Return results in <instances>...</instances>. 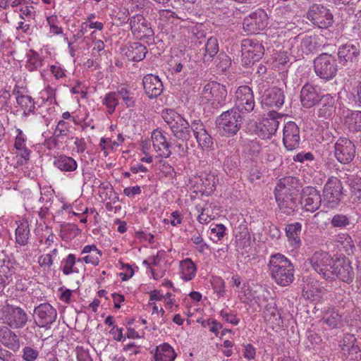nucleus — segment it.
I'll return each instance as SVG.
<instances>
[{
  "label": "nucleus",
  "instance_id": "obj_1",
  "mask_svg": "<svg viewBox=\"0 0 361 361\" xmlns=\"http://www.w3.org/2000/svg\"><path fill=\"white\" fill-rule=\"evenodd\" d=\"M298 185V180L291 176L281 178L277 183L274 195L276 202L280 210L290 214L298 204V199L295 197V189Z\"/></svg>",
  "mask_w": 361,
  "mask_h": 361
},
{
  "label": "nucleus",
  "instance_id": "obj_2",
  "mask_svg": "<svg viewBox=\"0 0 361 361\" xmlns=\"http://www.w3.org/2000/svg\"><path fill=\"white\" fill-rule=\"evenodd\" d=\"M268 270L271 279L280 286H288L295 279V268L293 263L281 253L270 256Z\"/></svg>",
  "mask_w": 361,
  "mask_h": 361
},
{
  "label": "nucleus",
  "instance_id": "obj_3",
  "mask_svg": "<svg viewBox=\"0 0 361 361\" xmlns=\"http://www.w3.org/2000/svg\"><path fill=\"white\" fill-rule=\"evenodd\" d=\"M161 117L176 138L183 141L190 138V124L180 114L173 109H164Z\"/></svg>",
  "mask_w": 361,
  "mask_h": 361
},
{
  "label": "nucleus",
  "instance_id": "obj_4",
  "mask_svg": "<svg viewBox=\"0 0 361 361\" xmlns=\"http://www.w3.org/2000/svg\"><path fill=\"white\" fill-rule=\"evenodd\" d=\"M243 123V115L233 108L224 111L216 119V125L222 133L227 136L235 135Z\"/></svg>",
  "mask_w": 361,
  "mask_h": 361
},
{
  "label": "nucleus",
  "instance_id": "obj_5",
  "mask_svg": "<svg viewBox=\"0 0 361 361\" xmlns=\"http://www.w3.org/2000/svg\"><path fill=\"white\" fill-rule=\"evenodd\" d=\"M314 70L320 79L330 80L338 72L336 59L331 54L322 53L314 60Z\"/></svg>",
  "mask_w": 361,
  "mask_h": 361
},
{
  "label": "nucleus",
  "instance_id": "obj_6",
  "mask_svg": "<svg viewBox=\"0 0 361 361\" xmlns=\"http://www.w3.org/2000/svg\"><path fill=\"white\" fill-rule=\"evenodd\" d=\"M2 323L11 329L23 328L27 322V313L20 307L6 305L0 311Z\"/></svg>",
  "mask_w": 361,
  "mask_h": 361
},
{
  "label": "nucleus",
  "instance_id": "obj_7",
  "mask_svg": "<svg viewBox=\"0 0 361 361\" xmlns=\"http://www.w3.org/2000/svg\"><path fill=\"white\" fill-rule=\"evenodd\" d=\"M202 95L214 108L219 109L226 104L228 92L225 85L212 81L204 87Z\"/></svg>",
  "mask_w": 361,
  "mask_h": 361
},
{
  "label": "nucleus",
  "instance_id": "obj_8",
  "mask_svg": "<svg viewBox=\"0 0 361 361\" xmlns=\"http://www.w3.org/2000/svg\"><path fill=\"white\" fill-rule=\"evenodd\" d=\"M235 105L233 107L243 116L254 110L255 102L252 89L247 85L240 86L235 92Z\"/></svg>",
  "mask_w": 361,
  "mask_h": 361
},
{
  "label": "nucleus",
  "instance_id": "obj_9",
  "mask_svg": "<svg viewBox=\"0 0 361 361\" xmlns=\"http://www.w3.org/2000/svg\"><path fill=\"white\" fill-rule=\"evenodd\" d=\"M334 152L336 158L345 157V158H354L355 147L354 144L348 139L341 137L334 145L327 144L324 145L322 157H329L331 152Z\"/></svg>",
  "mask_w": 361,
  "mask_h": 361
},
{
  "label": "nucleus",
  "instance_id": "obj_10",
  "mask_svg": "<svg viewBox=\"0 0 361 361\" xmlns=\"http://www.w3.org/2000/svg\"><path fill=\"white\" fill-rule=\"evenodd\" d=\"M335 260L336 257H331L328 252L324 251L316 252L310 258V264L314 270L326 280L331 278V267Z\"/></svg>",
  "mask_w": 361,
  "mask_h": 361
},
{
  "label": "nucleus",
  "instance_id": "obj_11",
  "mask_svg": "<svg viewBox=\"0 0 361 361\" xmlns=\"http://www.w3.org/2000/svg\"><path fill=\"white\" fill-rule=\"evenodd\" d=\"M269 24V16L264 9L258 8L245 17L243 22V27L250 34L262 30Z\"/></svg>",
  "mask_w": 361,
  "mask_h": 361
},
{
  "label": "nucleus",
  "instance_id": "obj_12",
  "mask_svg": "<svg viewBox=\"0 0 361 361\" xmlns=\"http://www.w3.org/2000/svg\"><path fill=\"white\" fill-rule=\"evenodd\" d=\"M128 20H130V30L134 37L139 39L153 40L154 33L151 24L142 15H135Z\"/></svg>",
  "mask_w": 361,
  "mask_h": 361
},
{
  "label": "nucleus",
  "instance_id": "obj_13",
  "mask_svg": "<svg viewBox=\"0 0 361 361\" xmlns=\"http://www.w3.org/2000/svg\"><path fill=\"white\" fill-rule=\"evenodd\" d=\"M307 18L320 28H327L333 23V15L322 4L312 5L308 9Z\"/></svg>",
  "mask_w": 361,
  "mask_h": 361
},
{
  "label": "nucleus",
  "instance_id": "obj_14",
  "mask_svg": "<svg viewBox=\"0 0 361 361\" xmlns=\"http://www.w3.org/2000/svg\"><path fill=\"white\" fill-rule=\"evenodd\" d=\"M343 186L341 180L336 177H331L324 188V198L329 207H336L342 197Z\"/></svg>",
  "mask_w": 361,
  "mask_h": 361
},
{
  "label": "nucleus",
  "instance_id": "obj_15",
  "mask_svg": "<svg viewBox=\"0 0 361 361\" xmlns=\"http://www.w3.org/2000/svg\"><path fill=\"white\" fill-rule=\"evenodd\" d=\"M331 269L332 274L329 279H334L336 277L344 282L350 283L354 278V271L350 262L346 257H336Z\"/></svg>",
  "mask_w": 361,
  "mask_h": 361
},
{
  "label": "nucleus",
  "instance_id": "obj_16",
  "mask_svg": "<svg viewBox=\"0 0 361 361\" xmlns=\"http://www.w3.org/2000/svg\"><path fill=\"white\" fill-rule=\"evenodd\" d=\"M264 47L258 41L245 39L242 41L241 51L242 56L246 59V64L254 63L264 55Z\"/></svg>",
  "mask_w": 361,
  "mask_h": 361
},
{
  "label": "nucleus",
  "instance_id": "obj_17",
  "mask_svg": "<svg viewBox=\"0 0 361 361\" xmlns=\"http://www.w3.org/2000/svg\"><path fill=\"white\" fill-rule=\"evenodd\" d=\"M360 54L359 43H346L339 47L338 58L339 63L345 67H349L357 59Z\"/></svg>",
  "mask_w": 361,
  "mask_h": 361
},
{
  "label": "nucleus",
  "instance_id": "obj_18",
  "mask_svg": "<svg viewBox=\"0 0 361 361\" xmlns=\"http://www.w3.org/2000/svg\"><path fill=\"white\" fill-rule=\"evenodd\" d=\"M35 314L37 325L44 328H49L57 317L56 310L48 303L40 304L35 309Z\"/></svg>",
  "mask_w": 361,
  "mask_h": 361
},
{
  "label": "nucleus",
  "instance_id": "obj_19",
  "mask_svg": "<svg viewBox=\"0 0 361 361\" xmlns=\"http://www.w3.org/2000/svg\"><path fill=\"white\" fill-rule=\"evenodd\" d=\"M322 97V94H321L317 86L307 82L300 90V102L305 109H310L318 104Z\"/></svg>",
  "mask_w": 361,
  "mask_h": 361
},
{
  "label": "nucleus",
  "instance_id": "obj_20",
  "mask_svg": "<svg viewBox=\"0 0 361 361\" xmlns=\"http://www.w3.org/2000/svg\"><path fill=\"white\" fill-rule=\"evenodd\" d=\"M279 121L275 117L264 118L262 122L255 123L252 127L254 133L260 138L265 140L270 138L277 130Z\"/></svg>",
  "mask_w": 361,
  "mask_h": 361
},
{
  "label": "nucleus",
  "instance_id": "obj_21",
  "mask_svg": "<svg viewBox=\"0 0 361 361\" xmlns=\"http://www.w3.org/2000/svg\"><path fill=\"white\" fill-rule=\"evenodd\" d=\"M283 142L288 150L296 149L300 142V130L298 126L292 121L288 122L283 127Z\"/></svg>",
  "mask_w": 361,
  "mask_h": 361
},
{
  "label": "nucleus",
  "instance_id": "obj_22",
  "mask_svg": "<svg viewBox=\"0 0 361 361\" xmlns=\"http://www.w3.org/2000/svg\"><path fill=\"white\" fill-rule=\"evenodd\" d=\"M152 140L154 149L158 152L156 158H169L172 154L170 145L163 131L159 129L154 130L152 133Z\"/></svg>",
  "mask_w": 361,
  "mask_h": 361
},
{
  "label": "nucleus",
  "instance_id": "obj_23",
  "mask_svg": "<svg viewBox=\"0 0 361 361\" xmlns=\"http://www.w3.org/2000/svg\"><path fill=\"white\" fill-rule=\"evenodd\" d=\"M283 91L279 87L265 90L262 95V104L269 107L279 109L284 103Z\"/></svg>",
  "mask_w": 361,
  "mask_h": 361
},
{
  "label": "nucleus",
  "instance_id": "obj_24",
  "mask_svg": "<svg viewBox=\"0 0 361 361\" xmlns=\"http://www.w3.org/2000/svg\"><path fill=\"white\" fill-rule=\"evenodd\" d=\"M336 111L335 99L331 94H322L316 114L322 121L332 118Z\"/></svg>",
  "mask_w": 361,
  "mask_h": 361
},
{
  "label": "nucleus",
  "instance_id": "obj_25",
  "mask_svg": "<svg viewBox=\"0 0 361 361\" xmlns=\"http://www.w3.org/2000/svg\"><path fill=\"white\" fill-rule=\"evenodd\" d=\"M143 88L149 99H154L163 92V84L158 76L147 74L142 79Z\"/></svg>",
  "mask_w": 361,
  "mask_h": 361
},
{
  "label": "nucleus",
  "instance_id": "obj_26",
  "mask_svg": "<svg viewBox=\"0 0 361 361\" xmlns=\"http://www.w3.org/2000/svg\"><path fill=\"white\" fill-rule=\"evenodd\" d=\"M322 198L319 192L314 188L307 187L303 190L301 204L305 209L313 212L321 205Z\"/></svg>",
  "mask_w": 361,
  "mask_h": 361
},
{
  "label": "nucleus",
  "instance_id": "obj_27",
  "mask_svg": "<svg viewBox=\"0 0 361 361\" xmlns=\"http://www.w3.org/2000/svg\"><path fill=\"white\" fill-rule=\"evenodd\" d=\"M153 354L152 361H174L176 353L173 348L167 343H163L151 351Z\"/></svg>",
  "mask_w": 361,
  "mask_h": 361
},
{
  "label": "nucleus",
  "instance_id": "obj_28",
  "mask_svg": "<svg viewBox=\"0 0 361 361\" xmlns=\"http://www.w3.org/2000/svg\"><path fill=\"white\" fill-rule=\"evenodd\" d=\"M0 342L13 351H17L20 348V340L17 335L5 326H0Z\"/></svg>",
  "mask_w": 361,
  "mask_h": 361
},
{
  "label": "nucleus",
  "instance_id": "obj_29",
  "mask_svg": "<svg viewBox=\"0 0 361 361\" xmlns=\"http://www.w3.org/2000/svg\"><path fill=\"white\" fill-rule=\"evenodd\" d=\"M355 338L353 335H346L341 342V350L344 355H347L350 360L361 359V350L355 345Z\"/></svg>",
  "mask_w": 361,
  "mask_h": 361
},
{
  "label": "nucleus",
  "instance_id": "obj_30",
  "mask_svg": "<svg viewBox=\"0 0 361 361\" xmlns=\"http://www.w3.org/2000/svg\"><path fill=\"white\" fill-rule=\"evenodd\" d=\"M81 255H85L82 257V261L85 264L96 267L99 264L102 252L95 245H87L81 250Z\"/></svg>",
  "mask_w": 361,
  "mask_h": 361
},
{
  "label": "nucleus",
  "instance_id": "obj_31",
  "mask_svg": "<svg viewBox=\"0 0 361 361\" xmlns=\"http://www.w3.org/2000/svg\"><path fill=\"white\" fill-rule=\"evenodd\" d=\"M302 225L299 222L288 224L286 227V234L290 245L298 248L301 245L300 235L301 233Z\"/></svg>",
  "mask_w": 361,
  "mask_h": 361
},
{
  "label": "nucleus",
  "instance_id": "obj_32",
  "mask_svg": "<svg viewBox=\"0 0 361 361\" xmlns=\"http://www.w3.org/2000/svg\"><path fill=\"white\" fill-rule=\"evenodd\" d=\"M180 276L185 281L192 280L196 275L197 267L190 258H186L180 262Z\"/></svg>",
  "mask_w": 361,
  "mask_h": 361
},
{
  "label": "nucleus",
  "instance_id": "obj_33",
  "mask_svg": "<svg viewBox=\"0 0 361 361\" xmlns=\"http://www.w3.org/2000/svg\"><path fill=\"white\" fill-rule=\"evenodd\" d=\"M344 123L351 132L361 131V111H348Z\"/></svg>",
  "mask_w": 361,
  "mask_h": 361
},
{
  "label": "nucleus",
  "instance_id": "obj_34",
  "mask_svg": "<svg viewBox=\"0 0 361 361\" xmlns=\"http://www.w3.org/2000/svg\"><path fill=\"white\" fill-rule=\"evenodd\" d=\"M14 147L16 157L28 158L30 156L31 151L26 145V138L21 130H18V133L15 139Z\"/></svg>",
  "mask_w": 361,
  "mask_h": 361
},
{
  "label": "nucleus",
  "instance_id": "obj_35",
  "mask_svg": "<svg viewBox=\"0 0 361 361\" xmlns=\"http://www.w3.org/2000/svg\"><path fill=\"white\" fill-rule=\"evenodd\" d=\"M147 53L145 46L139 42H133L128 48L127 55L134 61H140L145 58Z\"/></svg>",
  "mask_w": 361,
  "mask_h": 361
},
{
  "label": "nucleus",
  "instance_id": "obj_36",
  "mask_svg": "<svg viewBox=\"0 0 361 361\" xmlns=\"http://www.w3.org/2000/svg\"><path fill=\"white\" fill-rule=\"evenodd\" d=\"M338 246H341L346 253L353 255L355 251V245L352 238L348 233L338 234L335 239Z\"/></svg>",
  "mask_w": 361,
  "mask_h": 361
},
{
  "label": "nucleus",
  "instance_id": "obj_37",
  "mask_svg": "<svg viewBox=\"0 0 361 361\" xmlns=\"http://www.w3.org/2000/svg\"><path fill=\"white\" fill-rule=\"evenodd\" d=\"M324 322L331 328H338L342 325V315L334 309L328 310L324 317Z\"/></svg>",
  "mask_w": 361,
  "mask_h": 361
},
{
  "label": "nucleus",
  "instance_id": "obj_38",
  "mask_svg": "<svg viewBox=\"0 0 361 361\" xmlns=\"http://www.w3.org/2000/svg\"><path fill=\"white\" fill-rule=\"evenodd\" d=\"M118 97L121 99L126 108H134L136 105V98L134 93L127 87H121L117 90Z\"/></svg>",
  "mask_w": 361,
  "mask_h": 361
},
{
  "label": "nucleus",
  "instance_id": "obj_39",
  "mask_svg": "<svg viewBox=\"0 0 361 361\" xmlns=\"http://www.w3.org/2000/svg\"><path fill=\"white\" fill-rule=\"evenodd\" d=\"M30 229L28 223L24 221L20 223L16 229V240L20 245H25L29 238Z\"/></svg>",
  "mask_w": 361,
  "mask_h": 361
},
{
  "label": "nucleus",
  "instance_id": "obj_40",
  "mask_svg": "<svg viewBox=\"0 0 361 361\" xmlns=\"http://www.w3.org/2000/svg\"><path fill=\"white\" fill-rule=\"evenodd\" d=\"M259 142L252 140L243 145L242 156L245 157H255L259 156L262 151Z\"/></svg>",
  "mask_w": 361,
  "mask_h": 361
},
{
  "label": "nucleus",
  "instance_id": "obj_41",
  "mask_svg": "<svg viewBox=\"0 0 361 361\" xmlns=\"http://www.w3.org/2000/svg\"><path fill=\"white\" fill-rule=\"evenodd\" d=\"M219 51V44L217 39L215 37H210L207 39L205 44V54L204 59L207 61L212 59Z\"/></svg>",
  "mask_w": 361,
  "mask_h": 361
},
{
  "label": "nucleus",
  "instance_id": "obj_42",
  "mask_svg": "<svg viewBox=\"0 0 361 361\" xmlns=\"http://www.w3.org/2000/svg\"><path fill=\"white\" fill-rule=\"evenodd\" d=\"M103 104L106 105L108 113L109 114H113L118 104L117 92L107 93L104 98Z\"/></svg>",
  "mask_w": 361,
  "mask_h": 361
},
{
  "label": "nucleus",
  "instance_id": "obj_43",
  "mask_svg": "<svg viewBox=\"0 0 361 361\" xmlns=\"http://www.w3.org/2000/svg\"><path fill=\"white\" fill-rule=\"evenodd\" d=\"M54 164L61 171H73L78 166L75 159H55Z\"/></svg>",
  "mask_w": 361,
  "mask_h": 361
},
{
  "label": "nucleus",
  "instance_id": "obj_44",
  "mask_svg": "<svg viewBox=\"0 0 361 361\" xmlns=\"http://www.w3.org/2000/svg\"><path fill=\"white\" fill-rule=\"evenodd\" d=\"M16 102L22 107L27 108L29 111L35 109V102L31 96L23 95L19 90L17 91Z\"/></svg>",
  "mask_w": 361,
  "mask_h": 361
},
{
  "label": "nucleus",
  "instance_id": "obj_45",
  "mask_svg": "<svg viewBox=\"0 0 361 361\" xmlns=\"http://www.w3.org/2000/svg\"><path fill=\"white\" fill-rule=\"evenodd\" d=\"M76 262L75 255L69 254L66 259L62 261L63 268L62 271L65 275H69L73 272H78L76 269H74V265Z\"/></svg>",
  "mask_w": 361,
  "mask_h": 361
},
{
  "label": "nucleus",
  "instance_id": "obj_46",
  "mask_svg": "<svg viewBox=\"0 0 361 361\" xmlns=\"http://www.w3.org/2000/svg\"><path fill=\"white\" fill-rule=\"evenodd\" d=\"M42 66V59L37 52H32L28 56L25 67L30 71H34Z\"/></svg>",
  "mask_w": 361,
  "mask_h": 361
},
{
  "label": "nucleus",
  "instance_id": "obj_47",
  "mask_svg": "<svg viewBox=\"0 0 361 361\" xmlns=\"http://www.w3.org/2000/svg\"><path fill=\"white\" fill-rule=\"evenodd\" d=\"M211 206L206 204L203 207H196V209L198 212H200V214L197 216V221L199 223L202 224H208L212 219H213L212 214L210 211Z\"/></svg>",
  "mask_w": 361,
  "mask_h": 361
},
{
  "label": "nucleus",
  "instance_id": "obj_48",
  "mask_svg": "<svg viewBox=\"0 0 361 361\" xmlns=\"http://www.w3.org/2000/svg\"><path fill=\"white\" fill-rule=\"evenodd\" d=\"M99 145L104 152V156L106 157L109 150H116L119 147V142H117L116 140H113L111 137L102 138Z\"/></svg>",
  "mask_w": 361,
  "mask_h": 361
},
{
  "label": "nucleus",
  "instance_id": "obj_49",
  "mask_svg": "<svg viewBox=\"0 0 361 361\" xmlns=\"http://www.w3.org/2000/svg\"><path fill=\"white\" fill-rule=\"evenodd\" d=\"M226 227L224 225L216 224L210 229V238L214 242L221 240L226 233Z\"/></svg>",
  "mask_w": 361,
  "mask_h": 361
},
{
  "label": "nucleus",
  "instance_id": "obj_50",
  "mask_svg": "<svg viewBox=\"0 0 361 361\" xmlns=\"http://www.w3.org/2000/svg\"><path fill=\"white\" fill-rule=\"evenodd\" d=\"M238 151L237 145L233 140H228V145H224L221 149L222 155L225 156L226 158L239 156V154H237Z\"/></svg>",
  "mask_w": 361,
  "mask_h": 361
},
{
  "label": "nucleus",
  "instance_id": "obj_51",
  "mask_svg": "<svg viewBox=\"0 0 361 361\" xmlns=\"http://www.w3.org/2000/svg\"><path fill=\"white\" fill-rule=\"evenodd\" d=\"M201 323L204 327H208L209 331L214 333L216 336H219V330L223 327L219 322L213 319L203 320Z\"/></svg>",
  "mask_w": 361,
  "mask_h": 361
},
{
  "label": "nucleus",
  "instance_id": "obj_52",
  "mask_svg": "<svg viewBox=\"0 0 361 361\" xmlns=\"http://www.w3.org/2000/svg\"><path fill=\"white\" fill-rule=\"evenodd\" d=\"M197 142L202 147L209 148L213 145V140L212 136L206 130L201 133L198 136L195 137Z\"/></svg>",
  "mask_w": 361,
  "mask_h": 361
},
{
  "label": "nucleus",
  "instance_id": "obj_53",
  "mask_svg": "<svg viewBox=\"0 0 361 361\" xmlns=\"http://www.w3.org/2000/svg\"><path fill=\"white\" fill-rule=\"evenodd\" d=\"M212 285L214 293L217 295L219 298L224 295L225 282L221 278L216 277L213 279Z\"/></svg>",
  "mask_w": 361,
  "mask_h": 361
},
{
  "label": "nucleus",
  "instance_id": "obj_54",
  "mask_svg": "<svg viewBox=\"0 0 361 361\" xmlns=\"http://www.w3.org/2000/svg\"><path fill=\"white\" fill-rule=\"evenodd\" d=\"M39 356V351L30 346H25L23 349L22 357L25 361H35Z\"/></svg>",
  "mask_w": 361,
  "mask_h": 361
},
{
  "label": "nucleus",
  "instance_id": "obj_55",
  "mask_svg": "<svg viewBox=\"0 0 361 361\" xmlns=\"http://www.w3.org/2000/svg\"><path fill=\"white\" fill-rule=\"evenodd\" d=\"M218 179L216 178L214 173H208L205 177L202 179V184L204 185L205 189L209 191H213L216 189V185Z\"/></svg>",
  "mask_w": 361,
  "mask_h": 361
},
{
  "label": "nucleus",
  "instance_id": "obj_56",
  "mask_svg": "<svg viewBox=\"0 0 361 361\" xmlns=\"http://www.w3.org/2000/svg\"><path fill=\"white\" fill-rule=\"evenodd\" d=\"M219 315L226 322L233 325H238L240 322V319L232 312H228L225 310H221L219 312Z\"/></svg>",
  "mask_w": 361,
  "mask_h": 361
},
{
  "label": "nucleus",
  "instance_id": "obj_57",
  "mask_svg": "<svg viewBox=\"0 0 361 361\" xmlns=\"http://www.w3.org/2000/svg\"><path fill=\"white\" fill-rule=\"evenodd\" d=\"M216 67L221 71H226L231 65L230 58L224 53H220L217 57Z\"/></svg>",
  "mask_w": 361,
  "mask_h": 361
},
{
  "label": "nucleus",
  "instance_id": "obj_58",
  "mask_svg": "<svg viewBox=\"0 0 361 361\" xmlns=\"http://www.w3.org/2000/svg\"><path fill=\"white\" fill-rule=\"evenodd\" d=\"M350 224L348 218L343 214H336L331 219V224L334 227H345Z\"/></svg>",
  "mask_w": 361,
  "mask_h": 361
},
{
  "label": "nucleus",
  "instance_id": "obj_59",
  "mask_svg": "<svg viewBox=\"0 0 361 361\" xmlns=\"http://www.w3.org/2000/svg\"><path fill=\"white\" fill-rule=\"evenodd\" d=\"M68 123L61 120L59 121L58 125L54 131V136L56 138L66 136L69 132L68 128Z\"/></svg>",
  "mask_w": 361,
  "mask_h": 361
},
{
  "label": "nucleus",
  "instance_id": "obj_60",
  "mask_svg": "<svg viewBox=\"0 0 361 361\" xmlns=\"http://www.w3.org/2000/svg\"><path fill=\"white\" fill-rule=\"evenodd\" d=\"M190 132L193 133L195 137L206 130L204 123L200 120H193L190 125Z\"/></svg>",
  "mask_w": 361,
  "mask_h": 361
},
{
  "label": "nucleus",
  "instance_id": "obj_61",
  "mask_svg": "<svg viewBox=\"0 0 361 361\" xmlns=\"http://www.w3.org/2000/svg\"><path fill=\"white\" fill-rule=\"evenodd\" d=\"M76 355L78 361H92L87 349L82 346L76 348Z\"/></svg>",
  "mask_w": 361,
  "mask_h": 361
},
{
  "label": "nucleus",
  "instance_id": "obj_62",
  "mask_svg": "<svg viewBox=\"0 0 361 361\" xmlns=\"http://www.w3.org/2000/svg\"><path fill=\"white\" fill-rule=\"evenodd\" d=\"M268 294L269 292L265 288L261 287L258 294L254 296V300L259 306H262L267 300Z\"/></svg>",
  "mask_w": 361,
  "mask_h": 361
},
{
  "label": "nucleus",
  "instance_id": "obj_63",
  "mask_svg": "<svg viewBox=\"0 0 361 361\" xmlns=\"http://www.w3.org/2000/svg\"><path fill=\"white\" fill-rule=\"evenodd\" d=\"M38 263L41 267L49 268L53 264V259L51 254L41 255L38 258Z\"/></svg>",
  "mask_w": 361,
  "mask_h": 361
},
{
  "label": "nucleus",
  "instance_id": "obj_64",
  "mask_svg": "<svg viewBox=\"0 0 361 361\" xmlns=\"http://www.w3.org/2000/svg\"><path fill=\"white\" fill-rule=\"evenodd\" d=\"M250 238V233L245 228H243V231L235 235L236 241H240L243 247L249 244Z\"/></svg>",
  "mask_w": 361,
  "mask_h": 361
}]
</instances>
